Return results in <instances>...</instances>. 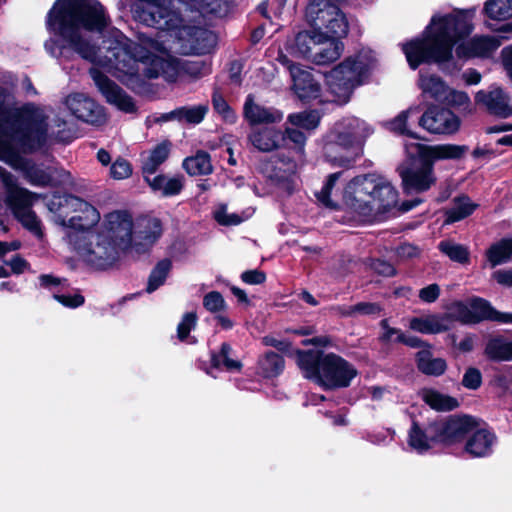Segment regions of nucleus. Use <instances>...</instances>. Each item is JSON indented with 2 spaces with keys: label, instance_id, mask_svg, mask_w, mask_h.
Here are the masks:
<instances>
[{
  "label": "nucleus",
  "instance_id": "nucleus-1",
  "mask_svg": "<svg viewBox=\"0 0 512 512\" xmlns=\"http://www.w3.org/2000/svg\"><path fill=\"white\" fill-rule=\"evenodd\" d=\"M177 4L181 1L170 0L165 7L156 10V16L144 11L138 16L144 25L168 32L173 39L169 47L151 38H143L137 43L115 29L104 41V54H99L87 33H101L109 25L104 7L97 0H57L48 14L47 25L60 37L62 44L58 47L51 41L46 42L45 47L55 57L65 56L67 50H72L94 64L90 76L107 102L124 112H133L132 98L97 67L136 89L146 79L162 76L169 82L176 80L179 61L170 52L201 55L209 53L215 46L214 33L192 25L194 16L184 14Z\"/></svg>",
  "mask_w": 512,
  "mask_h": 512
},
{
  "label": "nucleus",
  "instance_id": "nucleus-2",
  "mask_svg": "<svg viewBox=\"0 0 512 512\" xmlns=\"http://www.w3.org/2000/svg\"><path fill=\"white\" fill-rule=\"evenodd\" d=\"M46 115L32 103L19 105L15 97L0 88V160L14 164V143L35 149L47 137Z\"/></svg>",
  "mask_w": 512,
  "mask_h": 512
},
{
  "label": "nucleus",
  "instance_id": "nucleus-3",
  "mask_svg": "<svg viewBox=\"0 0 512 512\" xmlns=\"http://www.w3.org/2000/svg\"><path fill=\"white\" fill-rule=\"evenodd\" d=\"M471 31L468 15L437 14L431 19L423 38L403 44L402 49L412 69H416L423 62H445L452 57L453 46Z\"/></svg>",
  "mask_w": 512,
  "mask_h": 512
},
{
  "label": "nucleus",
  "instance_id": "nucleus-4",
  "mask_svg": "<svg viewBox=\"0 0 512 512\" xmlns=\"http://www.w3.org/2000/svg\"><path fill=\"white\" fill-rule=\"evenodd\" d=\"M343 204L363 218H375L394 208L398 192L383 175L370 173L353 178L342 193Z\"/></svg>",
  "mask_w": 512,
  "mask_h": 512
},
{
  "label": "nucleus",
  "instance_id": "nucleus-5",
  "mask_svg": "<svg viewBox=\"0 0 512 512\" xmlns=\"http://www.w3.org/2000/svg\"><path fill=\"white\" fill-rule=\"evenodd\" d=\"M406 152L418 156L419 163L411 167L398 168L402 186L406 193H423L437 182L434 163L438 160H458L469 150L466 145L438 144L424 145L420 143H405Z\"/></svg>",
  "mask_w": 512,
  "mask_h": 512
},
{
  "label": "nucleus",
  "instance_id": "nucleus-6",
  "mask_svg": "<svg viewBox=\"0 0 512 512\" xmlns=\"http://www.w3.org/2000/svg\"><path fill=\"white\" fill-rule=\"evenodd\" d=\"M377 59L369 49L361 50L349 57L325 75L326 85L333 101L345 104L350 100L354 89L361 85L369 72L376 66Z\"/></svg>",
  "mask_w": 512,
  "mask_h": 512
},
{
  "label": "nucleus",
  "instance_id": "nucleus-7",
  "mask_svg": "<svg viewBox=\"0 0 512 512\" xmlns=\"http://www.w3.org/2000/svg\"><path fill=\"white\" fill-rule=\"evenodd\" d=\"M372 133L373 129L364 120L356 117L342 119L334 126V142L324 147L326 159L338 166L349 165L354 159L349 150H359Z\"/></svg>",
  "mask_w": 512,
  "mask_h": 512
},
{
  "label": "nucleus",
  "instance_id": "nucleus-8",
  "mask_svg": "<svg viewBox=\"0 0 512 512\" xmlns=\"http://www.w3.org/2000/svg\"><path fill=\"white\" fill-rule=\"evenodd\" d=\"M68 243L85 262L98 269L107 268L118 258V249L103 232H91L81 237L69 233Z\"/></svg>",
  "mask_w": 512,
  "mask_h": 512
},
{
  "label": "nucleus",
  "instance_id": "nucleus-9",
  "mask_svg": "<svg viewBox=\"0 0 512 512\" xmlns=\"http://www.w3.org/2000/svg\"><path fill=\"white\" fill-rule=\"evenodd\" d=\"M308 22L317 29H326L330 37H342L348 32V22L342 11L328 0H312L306 8Z\"/></svg>",
  "mask_w": 512,
  "mask_h": 512
},
{
  "label": "nucleus",
  "instance_id": "nucleus-10",
  "mask_svg": "<svg viewBox=\"0 0 512 512\" xmlns=\"http://www.w3.org/2000/svg\"><path fill=\"white\" fill-rule=\"evenodd\" d=\"M64 205L73 212V215L68 219L59 215L56 222L63 227L67 239L69 233L74 232L79 237L91 233L90 229L100 221L98 210L76 196L65 197Z\"/></svg>",
  "mask_w": 512,
  "mask_h": 512
},
{
  "label": "nucleus",
  "instance_id": "nucleus-11",
  "mask_svg": "<svg viewBox=\"0 0 512 512\" xmlns=\"http://www.w3.org/2000/svg\"><path fill=\"white\" fill-rule=\"evenodd\" d=\"M320 384L327 388L347 387L356 376V369L333 353L325 354L320 366Z\"/></svg>",
  "mask_w": 512,
  "mask_h": 512
},
{
  "label": "nucleus",
  "instance_id": "nucleus-12",
  "mask_svg": "<svg viewBox=\"0 0 512 512\" xmlns=\"http://www.w3.org/2000/svg\"><path fill=\"white\" fill-rule=\"evenodd\" d=\"M102 232L116 246L118 251L124 250L132 244V217L123 211L111 212L105 217Z\"/></svg>",
  "mask_w": 512,
  "mask_h": 512
},
{
  "label": "nucleus",
  "instance_id": "nucleus-13",
  "mask_svg": "<svg viewBox=\"0 0 512 512\" xmlns=\"http://www.w3.org/2000/svg\"><path fill=\"white\" fill-rule=\"evenodd\" d=\"M0 182L5 189V202L14 215L31 209L34 201L39 198V195L18 187L14 176L2 166H0Z\"/></svg>",
  "mask_w": 512,
  "mask_h": 512
},
{
  "label": "nucleus",
  "instance_id": "nucleus-14",
  "mask_svg": "<svg viewBox=\"0 0 512 512\" xmlns=\"http://www.w3.org/2000/svg\"><path fill=\"white\" fill-rule=\"evenodd\" d=\"M419 126L432 134H453L460 127L459 118L448 109L432 107L419 119Z\"/></svg>",
  "mask_w": 512,
  "mask_h": 512
},
{
  "label": "nucleus",
  "instance_id": "nucleus-15",
  "mask_svg": "<svg viewBox=\"0 0 512 512\" xmlns=\"http://www.w3.org/2000/svg\"><path fill=\"white\" fill-rule=\"evenodd\" d=\"M475 103L489 114L507 118L512 115V104L509 95L498 86L480 90L475 95Z\"/></svg>",
  "mask_w": 512,
  "mask_h": 512
},
{
  "label": "nucleus",
  "instance_id": "nucleus-16",
  "mask_svg": "<svg viewBox=\"0 0 512 512\" xmlns=\"http://www.w3.org/2000/svg\"><path fill=\"white\" fill-rule=\"evenodd\" d=\"M439 443L452 444L464 438L476 427L471 416H455L435 421Z\"/></svg>",
  "mask_w": 512,
  "mask_h": 512
},
{
  "label": "nucleus",
  "instance_id": "nucleus-17",
  "mask_svg": "<svg viewBox=\"0 0 512 512\" xmlns=\"http://www.w3.org/2000/svg\"><path fill=\"white\" fill-rule=\"evenodd\" d=\"M65 104L71 113L82 121L91 124H101L105 121L103 108L82 93L70 94Z\"/></svg>",
  "mask_w": 512,
  "mask_h": 512
},
{
  "label": "nucleus",
  "instance_id": "nucleus-18",
  "mask_svg": "<svg viewBox=\"0 0 512 512\" xmlns=\"http://www.w3.org/2000/svg\"><path fill=\"white\" fill-rule=\"evenodd\" d=\"M42 109L45 111V115H46L45 123L47 125V137H46L45 141L43 142V144H41V146H39L35 149H31V150L24 149V147H22L19 143L15 142L14 143V151H15L16 160H15L14 164H11V166L14 168L22 167L25 171V177L27 178V180L32 185H36V186L50 185L54 181L53 176L50 172L43 170L36 165L28 164V163L24 164L23 160L18 156L17 148L21 149L23 152L36 151V150L40 149L42 146H44L47 143L49 137L53 134V132H50V125L48 122L49 114L47 113V110L45 108H42ZM4 162L6 163V161H4ZM7 164H8V162H7ZM9 165H10V163H9Z\"/></svg>",
  "mask_w": 512,
  "mask_h": 512
},
{
  "label": "nucleus",
  "instance_id": "nucleus-19",
  "mask_svg": "<svg viewBox=\"0 0 512 512\" xmlns=\"http://www.w3.org/2000/svg\"><path fill=\"white\" fill-rule=\"evenodd\" d=\"M179 10L189 16L213 15L216 17H224L231 11V3L227 0H181L178 5Z\"/></svg>",
  "mask_w": 512,
  "mask_h": 512
},
{
  "label": "nucleus",
  "instance_id": "nucleus-20",
  "mask_svg": "<svg viewBox=\"0 0 512 512\" xmlns=\"http://www.w3.org/2000/svg\"><path fill=\"white\" fill-rule=\"evenodd\" d=\"M243 115L251 125L278 123L283 119L281 111L257 103L252 94L246 97Z\"/></svg>",
  "mask_w": 512,
  "mask_h": 512
},
{
  "label": "nucleus",
  "instance_id": "nucleus-21",
  "mask_svg": "<svg viewBox=\"0 0 512 512\" xmlns=\"http://www.w3.org/2000/svg\"><path fill=\"white\" fill-rule=\"evenodd\" d=\"M500 45L501 39L496 36H475L459 44L456 53L459 57H488Z\"/></svg>",
  "mask_w": 512,
  "mask_h": 512
},
{
  "label": "nucleus",
  "instance_id": "nucleus-22",
  "mask_svg": "<svg viewBox=\"0 0 512 512\" xmlns=\"http://www.w3.org/2000/svg\"><path fill=\"white\" fill-rule=\"evenodd\" d=\"M291 78L294 92L300 100L311 101L321 96L320 84L309 71L301 67H291Z\"/></svg>",
  "mask_w": 512,
  "mask_h": 512
},
{
  "label": "nucleus",
  "instance_id": "nucleus-23",
  "mask_svg": "<svg viewBox=\"0 0 512 512\" xmlns=\"http://www.w3.org/2000/svg\"><path fill=\"white\" fill-rule=\"evenodd\" d=\"M439 443L435 422L420 425L413 422L408 433L409 446L418 453H424Z\"/></svg>",
  "mask_w": 512,
  "mask_h": 512
},
{
  "label": "nucleus",
  "instance_id": "nucleus-24",
  "mask_svg": "<svg viewBox=\"0 0 512 512\" xmlns=\"http://www.w3.org/2000/svg\"><path fill=\"white\" fill-rule=\"evenodd\" d=\"M408 327L421 334H438L449 330L450 316L426 314L408 319Z\"/></svg>",
  "mask_w": 512,
  "mask_h": 512
},
{
  "label": "nucleus",
  "instance_id": "nucleus-25",
  "mask_svg": "<svg viewBox=\"0 0 512 512\" xmlns=\"http://www.w3.org/2000/svg\"><path fill=\"white\" fill-rule=\"evenodd\" d=\"M161 235L162 226L158 219L144 220L140 224V229L134 233V238L132 237L133 247L138 253L145 252L156 243Z\"/></svg>",
  "mask_w": 512,
  "mask_h": 512
},
{
  "label": "nucleus",
  "instance_id": "nucleus-26",
  "mask_svg": "<svg viewBox=\"0 0 512 512\" xmlns=\"http://www.w3.org/2000/svg\"><path fill=\"white\" fill-rule=\"evenodd\" d=\"M248 139L257 150L270 152L280 146V143L284 140V135L281 131L272 127H265L253 130Z\"/></svg>",
  "mask_w": 512,
  "mask_h": 512
},
{
  "label": "nucleus",
  "instance_id": "nucleus-27",
  "mask_svg": "<svg viewBox=\"0 0 512 512\" xmlns=\"http://www.w3.org/2000/svg\"><path fill=\"white\" fill-rule=\"evenodd\" d=\"M342 52L343 44L335 37L323 33V39L319 42L311 61L317 65H326L336 61Z\"/></svg>",
  "mask_w": 512,
  "mask_h": 512
},
{
  "label": "nucleus",
  "instance_id": "nucleus-28",
  "mask_svg": "<svg viewBox=\"0 0 512 512\" xmlns=\"http://www.w3.org/2000/svg\"><path fill=\"white\" fill-rule=\"evenodd\" d=\"M495 435L487 429L475 431L465 445V451L472 457H485L492 452Z\"/></svg>",
  "mask_w": 512,
  "mask_h": 512
},
{
  "label": "nucleus",
  "instance_id": "nucleus-29",
  "mask_svg": "<svg viewBox=\"0 0 512 512\" xmlns=\"http://www.w3.org/2000/svg\"><path fill=\"white\" fill-rule=\"evenodd\" d=\"M321 39L323 33L318 30L299 32L295 37L292 52L311 61Z\"/></svg>",
  "mask_w": 512,
  "mask_h": 512
},
{
  "label": "nucleus",
  "instance_id": "nucleus-30",
  "mask_svg": "<svg viewBox=\"0 0 512 512\" xmlns=\"http://www.w3.org/2000/svg\"><path fill=\"white\" fill-rule=\"evenodd\" d=\"M170 143L167 141L156 145L151 151L142 154V172L144 179L154 175L158 167L168 158Z\"/></svg>",
  "mask_w": 512,
  "mask_h": 512
},
{
  "label": "nucleus",
  "instance_id": "nucleus-31",
  "mask_svg": "<svg viewBox=\"0 0 512 512\" xmlns=\"http://www.w3.org/2000/svg\"><path fill=\"white\" fill-rule=\"evenodd\" d=\"M470 303L474 323L489 319L512 324V314L495 311L486 300L475 298Z\"/></svg>",
  "mask_w": 512,
  "mask_h": 512
},
{
  "label": "nucleus",
  "instance_id": "nucleus-32",
  "mask_svg": "<svg viewBox=\"0 0 512 512\" xmlns=\"http://www.w3.org/2000/svg\"><path fill=\"white\" fill-rule=\"evenodd\" d=\"M416 361L418 369L426 375L440 376L447 368V364L444 359L433 356L431 347L418 351L416 354Z\"/></svg>",
  "mask_w": 512,
  "mask_h": 512
},
{
  "label": "nucleus",
  "instance_id": "nucleus-33",
  "mask_svg": "<svg viewBox=\"0 0 512 512\" xmlns=\"http://www.w3.org/2000/svg\"><path fill=\"white\" fill-rule=\"evenodd\" d=\"M418 114V107H410L407 110L400 112L394 119L385 122L384 125L393 133L418 139L419 137L410 129L411 120L413 118H418Z\"/></svg>",
  "mask_w": 512,
  "mask_h": 512
},
{
  "label": "nucleus",
  "instance_id": "nucleus-34",
  "mask_svg": "<svg viewBox=\"0 0 512 512\" xmlns=\"http://www.w3.org/2000/svg\"><path fill=\"white\" fill-rule=\"evenodd\" d=\"M145 181L154 192H159L165 197L177 195L183 188V178L179 176L169 178L165 175H157L146 177Z\"/></svg>",
  "mask_w": 512,
  "mask_h": 512
},
{
  "label": "nucleus",
  "instance_id": "nucleus-35",
  "mask_svg": "<svg viewBox=\"0 0 512 512\" xmlns=\"http://www.w3.org/2000/svg\"><path fill=\"white\" fill-rule=\"evenodd\" d=\"M419 87L423 94L439 102H443L447 99L450 89L440 77L436 75H425L423 73H420Z\"/></svg>",
  "mask_w": 512,
  "mask_h": 512
},
{
  "label": "nucleus",
  "instance_id": "nucleus-36",
  "mask_svg": "<svg viewBox=\"0 0 512 512\" xmlns=\"http://www.w3.org/2000/svg\"><path fill=\"white\" fill-rule=\"evenodd\" d=\"M323 356L320 352L313 350L297 352V363L305 373V377L320 382V366Z\"/></svg>",
  "mask_w": 512,
  "mask_h": 512
},
{
  "label": "nucleus",
  "instance_id": "nucleus-37",
  "mask_svg": "<svg viewBox=\"0 0 512 512\" xmlns=\"http://www.w3.org/2000/svg\"><path fill=\"white\" fill-rule=\"evenodd\" d=\"M208 112V106L200 104L196 106H184L165 114V120L177 119L190 124H199Z\"/></svg>",
  "mask_w": 512,
  "mask_h": 512
},
{
  "label": "nucleus",
  "instance_id": "nucleus-38",
  "mask_svg": "<svg viewBox=\"0 0 512 512\" xmlns=\"http://www.w3.org/2000/svg\"><path fill=\"white\" fill-rule=\"evenodd\" d=\"M477 206L478 205L473 203L468 196L462 195L456 197L453 200L452 207L447 209L445 212V223H454L468 217L473 213Z\"/></svg>",
  "mask_w": 512,
  "mask_h": 512
},
{
  "label": "nucleus",
  "instance_id": "nucleus-39",
  "mask_svg": "<svg viewBox=\"0 0 512 512\" xmlns=\"http://www.w3.org/2000/svg\"><path fill=\"white\" fill-rule=\"evenodd\" d=\"M420 395L423 401L434 410L450 411L458 406V401L455 398L434 389H423Z\"/></svg>",
  "mask_w": 512,
  "mask_h": 512
},
{
  "label": "nucleus",
  "instance_id": "nucleus-40",
  "mask_svg": "<svg viewBox=\"0 0 512 512\" xmlns=\"http://www.w3.org/2000/svg\"><path fill=\"white\" fill-rule=\"evenodd\" d=\"M486 355L496 361H512V341L503 337H495L487 342Z\"/></svg>",
  "mask_w": 512,
  "mask_h": 512
},
{
  "label": "nucleus",
  "instance_id": "nucleus-41",
  "mask_svg": "<svg viewBox=\"0 0 512 512\" xmlns=\"http://www.w3.org/2000/svg\"><path fill=\"white\" fill-rule=\"evenodd\" d=\"M492 267L509 261L512 258V238H505L494 243L486 253Z\"/></svg>",
  "mask_w": 512,
  "mask_h": 512
},
{
  "label": "nucleus",
  "instance_id": "nucleus-42",
  "mask_svg": "<svg viewBox=\"0 0 512 512\" xmlns=\"http://www.w3.org/2000/svg\"><path fill=\"white\" fill-rule=\"evenodd\" d=\"M183 167L188 174L207 175L213 170L210 156L208 153L200 151L195 156L188 157L183 162Z\"/></svg>",
  "mask_w": 512,
  "mask_h": 512
},
{
  "label": "nucleus",
  "instance_id": "nucleus-43",
  "mask_svg": "<svg viewBox=\"0 0 512 512\" xmlns=\"http://www.w3.org/2000/svg\"><path fill=\"white\" fill-rule=\"evenodd\" d=\"M342 175V172H336L331 174L322 189L316 193V197L320 203L329 208L338 207V195L337 192H333L336 182Z\"/></svg>",
  "mask_w": 512,
  "mask_h": 512
},
{
  "label": "nucleus",
  "instance_id": "nucleus-44",
  "mask_svg": "<svg viewBox=\"0 0 512 512\" xmlns=\"http://www.w3.org/2000/svg\"><path fill=\"white\" fill-rule=\"evenodd\" d=\"M320 119L321 116L317 111H303L288 116V122L291 125L307 131L316 129L320 123Z\"/></svg>",
  "mask_w": 512,
  "mask_h": 512
},
{
  "label": "nucleus",
  "instance_id": "nucleus-45",
  "mask_svg": "<svg viewBox=\"0 0 512 512\" xmlns=\"http://www.w3.org/2000/svg\"><path fill=\"white\" fill-rule=\"evenodd\" d=\"M484 10L491 19L507 20L512 17V0H489Z\"/></svg>",
  "mask_w": 512,
  "mask_h": 512
},
{
  "label": "nucleus",
  "instance_id": "nucleus-46",
  "mask_svg": "<svg viewBox=\"0 0 512 512\" xmlns=\"http://www.w3.org/2000/svg\"><path fill=\"white\" fill-rule=\"evenodd\" d=\"M438 247L452 261L459 263L468 262L469 251L467 247L449 240L440 242Z\"/></svg>",
  "mask_w": 512,
  "mask_h": 512
},
{
  "label": "nucleus",
  "instance_id": "nucleus-47",
  "mask_svg": "<svg viewBox=\"0 0 512 512\" xmlns=\"http://www.w3.org/2000/svg\"><path fill=\"white\" fill-rule=\"evenodd\" d=\"M171 269V261L168 259H164L160 261L155 268L152 270L148 285L147 291L149 293L155 291L158 287H160L166 280V277Z\"/></svg>",
  "mask_w": 512,
  "mask_h": 512
},
{
  "label": "nucleus",
  "instance_id": "nucleus-48",
  "mask_svg": "<svg viewBox=\"0 0 512 512\" xmlns=\"http://www.w3.org/2000/svg\"><path fill=\"white\" fill-rule=\"evenodd\" d=\"M231 346L227 343H223L219 354H212L211 361L215 368L220 367L222 364L228 371L240 370L242 364L230 358Z\"/></svg>",
  "mask_w": 512,
  "mask_h": 512
},
{
  "label": "nucleus",
  "instance_id": "nucleus-49",
  "mask_svg": "<svg viewBox=\"0 0 512 512\" xmlns=\"http://www.w3.org/2000/svg\"><path fill=\"white\" fill-rule=\"evenodd\" d=\"M168 4L167 0H136L131 7V12L135 20L143 24V21L138 17L141 11L156 16L158 8H163Z\"/></svg>",
  "mask_w": 512,
  "mask_h": 512
},
{
  "label": "nucleus",
  "instance_id": "nucleus-50",
  "mask_svg": "<svg viewBox=\"0 0 512 512\" xmlns=\"http://www.w3.org/2000/svg\"><path fill=\"white\" fill-rule=\"evenodd\" d=\"M261 368L267 377L278 375L284 368L283 358L274 352H268L260 361Z\"/></svg>",
  "mask_w": 512,
  "mask_h": 512
},
{
  "label": "nucleus",
  "instance_id": "nucleus-51",
  "mask_svg": "<svg viewBox=\"0 0 512 512\" xmlns=\"http://www.w3.org/2000/svg\"><path fill=\"white\" fill-rule=\"evenodd\" d=\"M216 221L221 225H238L251 216V212L243 213L242 215L236 213H228L227 206L221 205L214 213Z\"/></svg>",
  "mask_w": 512,
  "mask_h": 512
},
{
  "label": "nucleus",
  "instance_id": "nucleus-52",
  "mask_svg": "<svg viewBox=\"0 0 512 512\" xmlns=\"http://www.w3.org/2000/svg\"><path fill=\"white\" fill-rule=\"evenodd\" d=\"M443 102H446L451 106H454L455 108L459 109L462 112H472L470 98L465 92L449 89L447 99L444 100Z\"/></svg>",
  "mask_w": 512,
  "mask_h": 512
},
{
  "label": "nucleus",
  "instance_id": "nucleus-53",
  "mask_svg": "<svg viewBox=\"0 0 512 512\" xmlns=\"http://www.w3.org/2000/svg\"><path fill=\"white\" fill-rule=\"evenodd\" d=\"M212 103L215 111L220 114L226 122L234 123L236 121V113L220 94L214 93Z\"/></svg>",
  "mask_w": 512,
  "mask_h": 512
},
{
  "label": "nucleus",
  "instance_id": "nucleus-54",
  "mask_svg": "<svg viewBox=\"0 0 512 512\" xmlns=\"http://www.w3.org/2000/svg\"><path fill=\"white\" fill-rule=\"evenodd\" d=\"M203 306L212 313H219L225 310L226 303L222 295L217 291L207 293L203 298Z\"/></svg>",
  "mask_w": 512,
  "mask_h": 512
},
{
  "label": "nucleus",
  "instance_id": "nucleus-55",
  "mask_svg": "<svg viewBox=\"0 0 512 512\" xmlns=\"http://www.w3.org/2000/svg\"><path fill=\"white\" fill-rule=\"evenodd\" d=\"M197 315L194 312L185 313L177 326V336L181 341L188 338L190 331L195 328Z\"/></svg>",
  "mask_w": 512,
  "mask_h": 512
},
{
  "label": "nucleus",
  "instance_id": "nucleus-56",
  "mask_svg": "<svg viewBox=\"0 0 512 512\" xmlns=\"http://www.w3.org/2000/svg\"><path fill=\"white\" fill-rule=\"evenodd\" d=\"M451 318H454L462 323H474L471 311V303L464 304L461 302L455 303L451 307V313L447 314Z\"/></svg>",
  "mask_w": 512,
  "mask_h": 512
},
{
  "label": "nucleus",
  "instance_id": "nucleus-57",
  "mask_svg": "<svg viewBox=\"0 0 512 512\" xmlns=\"http://www.w3.org/2000/svg\"><path fill=\"white\" fill-rule=\"evenodd\" d=\"M15 217L30 231L40 234V221L31 209L18 212Z\"/></svg>",
  "mask_w": 512,
  "mask_h": 512
},
{
  "label": "nucleus",
  "instance_id": "nucleus-58",
  "mask_svg": "<svg viewBox=\"0 0 512 512\" xmlns=\"http://www.w3.org/2000/svg\"><path fill=\"white\" fill-rule=\"evenodd\" d=\"M111 176L114 179L121 180L128 178L132 173L131 165L125 159L118 158L111 166Z\"/></svg>",
  "mask_w": 512,
  "mask_h": 512
},
{
  "label": "nucleus",
  "instance_id": "nucleus-59",
  "mask_svg": "<svg viewBox=\"0 0 512 512\" xmlns=\"http://www.w3.org/2000/svg\"><path fill=\"white\" fill-rule=\"evenodd\" d=\"M482 383V376L478 369L468 368L463 376L462 384L468 389L475 390L480 387Z\"/></svg>",
  "mask_w": 512,
  "mask_h": 512
},
{
  "label": "nucleus",
  "instance_id": "nucleus-60",
  "mask_svg": "<svg viewBox=\"0 0 512 512\" xmlns=\"http://www.w3.org/2000/svg\"><path fill=\"white\" fill-rule=\"evenodd\" d=\"M379 305L375 303H368V302H362L358 303L352 307L349 308L348 311H346L345 315H354V314H362V315H374L378 314L380 312Z\"/></svg>",
  "mask_w": 512,
  "mask_h": 512
},
{
  "label": "nucleus",
  "instance_id": "nucleus-61",
  "mask_svg": "<svg viewBox=\"0 0 512 512\" xmlns=\"http://www.w3.org/2000/svg\"><path fill=\"white\" fill-rule=\"evenodd\" d=\"M440 287L438 284H430L419 290V298L422 302L433 303L440 296Z\"/></svg>",
  "mask_w": 512,
  "mask_h": 512
},
{
  "label": "nucleus",
  "instance_id": "nucleus-62",
  "mask_svg": "<svg viewBox=\"0 0 512 512\" xmlns=\"http://www.w3.org/2000/svg\"><path fill=\"white\" fill-rule=\"evenodd\" d=\"M370 266L377 274L385 277H391L396 274V270L393 265L384 260H373Z\"/></svg>",
  "mask_w": 512,
  "mask_h": 512
},
{
  "label": "nucleus",
  "instance_id": "nucleus-63",
  "mask_svg": "<svg viewBox=\"0 0 512 512\" xmlns=\"http://www.w3.org/2000/svg\"><path fill=\"white\" fill-rule=\"evenodd\" d=\"M241 279L243 282L250 285H258L263 283L266 280V275L264 272L260 270H248L241 274Z\"/></svg>",
  "mask_w": 512,
  "mask_h": 512
},
{
  "label": "nucleus",
  "instance_id": "nucleus-64",
  "mask_svg": "<svg viewBox=\"0 0 512 512\" xmlns=\"http://www.w3.org/2000/svg\"><path fill=\"white\" fill-rule=\"evenodd\" d=\"M54 298L62 305L70 308H76L84 303V297L80 294L74 295H58L55 294Z\"/></svg>",
  "mask_w": 512,
  "mask_h": 512
}]
</instances>
